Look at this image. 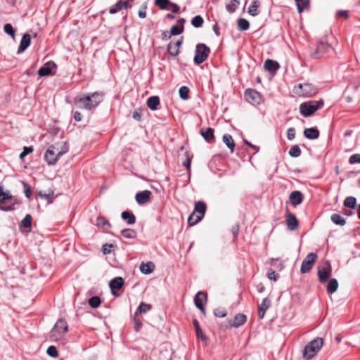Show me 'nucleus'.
<instances>
[{"label":"nucleus","mask_w":360,"mask_h":360,"mask_svg":"<svg viewBox=\"0 0 360 360\" xmlns=\"http://www.w3.org/2000/svg\"><path fill=\"white\" fill-rule=\"evenodd\" d=\"M68 151L65 143H56L49 147L44 154V160L49 165H55L58 159Z\"/></svg>","instance_id":"nucleus-2"},{"label":"nucleus","mask_w":360,"mask_h":360,"mask_svg":"<svg viewBox=\"0 0 360 360\" xmlns=\"http://www.w3.org/2000/svg\"><path fill=\"white\" fill-rule=\"evenodd\" d=\"M259 6V2L257 0H255L252 2V4L248 8V13L252 16H256L259 14L258 7Z\"/></svg>","instance_id":"nucleus-31"},{"label":"nucleus","mask_w":360,"mask_h":360,"mask_svg":"<svg viewBox=\"0 0 360 360\" xmlns=\"http://www.w3.org/2000/svg\"><path fill=\"white\" fill-rule=\"evenodd\" d=\"M32 224V217L30 214H27L25 218L21 221V226L25 228H30Z\"/></svg>","instance_id":"nucleus-47"},{"label":"nucleus","mask_w":360,"mask_h":360,"mask_svg":"<svg viewBox=\"0 0 360 360\" xmlns=\"http://www.w3.org/2000/svg\"><path fill=\"white\" fill-rule=\"evenodd\" d=\"M356 205V199L354 197H347L344 201L345 207L354 209Z\"/></svg>","instance_id":"nucleus-38"},{"label":"nucleus","mask_w":360,"mask_h":360,"mask_svg":"<svg viewBox=\"0 0 360 360\" xmlns=\"http://www.w3.org/2000/svg\"><path fill=\"white\" fill-rule=\"evenodd\" d=\"M247 317L245 314H238L235 316L233 322L231 326L235 328H238L243 325L246 321Z\"/></svg>","instance_id":"nucleus-25"},{"label":"nucleus","mask_w":360,"mask_h":360,"mask_svg":"<svg viewBox=\"0 0 360 360\" xmlns=\"http://www.w3.org/2000/svg\"><path fill=\"white\" fill-rule=\"evenodd\" d=\"M151 193L148 190L139 192L136 195V200L139 204H144L149 201Z\"/></svg>","instance_id":"nucleus-17"},{"label":"nucleus","mask_w":360,"mask_h":360,"mask_svg":"<svg viewBox=\"0 0 360 360\" xmlns=\"http://www.w3.org/2000/svg\"><path fill=\"white\" fill-rule=\"evenodd\" d=\"M245 97L248 102L252 104L259 103L261 96L259 92L253 89H248L245 91Z\"/></svg>","instance_id":"nucleus-12"},{"label":"nucleus","mask_w":360,"mask_h":360,"mask_svg":"<svg viewBox=\"0 0 360 360\" xmlns=\"http://www.w3.org/2000/svg\"><path fill=\"white\" fill-rule=\"evenodd\" d=\"M129 7H131V6L128 1L120 0L110 8L109 13L110 14H115L122 9H127Z\"/></svg>","instance_id":"nucleus-14"},{"label":"nucleus","mask_w":360,"mask_h":360,"mask_svg":"<svg viewBox=\"0 0 360 360\" xmlns=\"http://www.w3.org/2000/svg\"><path fill=\"white\" fill-rule=\"evenodd\" d=\"M183 165L188 169H190L191 167V159L188 157V155L186 153V160L183 162Z\"/></svg>","instance_id":"nucleus-62"},{"label":"nucleus","mask_w":360,"mask_h":360,"mask_svg":"<svg viewBox=\"0 0 360 360\" xmlns=\"http://www.w3.org/2000/svg\"><path fill=\"white\" fill-rule=\"evenodd\" d=\"M46 353L49 356L51 357H57L58 354L57 349L55 346H49L46 350Z\"/></svg>","instance_id":"nucleus-52"},{"label":"nucleus","mask_w":360,"mask_h":360,"mask_svg":"<svg viewBox=\"0 0 360 360\" xmlns=\"http://www.w3.org/2000/svg\"><path fill=\"white\" fill-rule=\"evenodd\" d=\"M134 329L136 331H139L142 327V323L141 321L134 319Z\"/></svg>","instance_id":"nucleus-61"},{"label":"nucleus","mask_w":360,"mask_h":360,"mask_svg":"<svg viewBox=\"0 0 360 360\" xmlns=\"http://www.w3.org/2000/svg\"><path fill=\"white\" fill-rule=\"evenodd\" d=\"M323 344L321 338H316L310 341L304 348L302 351V356L305 359H311L314 358L319 351L321 349Z\"/></svg>","instance_id":"nucleus-4"},{"label":"nucleus","mask_w":360,"mask_h":360,"mask_svg":"<svg viewBox=\"0 0 360 360\" xmlns=\"http://www.w3.org/2000/svg\"><path fill=\"white\" fill-rule=\"evenodd\" d=\"M168 8H170L169 10L174 13H177L179 11V6L174 3H171L170 5L168 6Z\"/></svg>","instance_id":"nucleus-58"},{"label":"nucleus","mask_w":360,"mask_h":360,"mask_svg":"<svg viewBox=\"0 0 360 360\" xmlns=\"http://www.w3.org/2000/svg\"><path fill=\"white\" fill-rule=\"evenodd\" d=\"M102 101L103 94L96 91L77 95L74 99V104L77 108L90 110L97 107Z\"/></svg>","instance_id":"nucleus-1"},{"label":"nucleus","mask_w":360,"mask_h":360,"mask_svg":"<svg viewBox=\"0 0 360 360\" xmlns=\"http://www.w3.org/2000/svg\"><path fill=\"white\" fill-rule=\"evenodd\" d=\"M295 136V130L293 127H290L287 131V138L288 140H293Z\"/></svg>","instance_id":"nucleus-56"},{"label":"nucleus","mask_w":360,"mask_h":360,"mask_svg":"<svg viewBox=\"0 0 360 360\" xmlns=\"http://www.w3.org/2000/svg\"><path fill=\"white\" fill-rule=\"evenodd\" d=\"M316 259L317 255L316 253H309L302 262L300 271L302 274L308 273L311 269Z\"/></svg>","instance_id":"nucleus-9"},{"label":"nucleus","mask_w":360,"mask_h":360,"mask_svg":"<svg viewBox=\"0 0 360 360\" xmlns=\"http://www.w3.org/2000/svg\"><path fill=\"white\" fill-rule=\"evenodd\" d=\"M223 142L230 149L231 152L233 153L235 148V143L232 136L229 134H224L222 137Z\"/></svg>","instance_id":"nucleus-28"},{"label":"nucleus","mask_w":360,"mask_h":360,"mask_svg":"<svg viewBox=\"0 0 360 360\" xmlns=\"http://www.w3.org/2000/svg\"><path fill=\"white\" fill-rule=\"evenodd\" d=\"M250 23L245 18H239L238 20V27L240 30L245 31L249 28Z\"/></svg>","instance_id":"nucleus-40"},{"label":"nucleus","mask_w":360,"mask_h":360,"mask_svg":"<svg viewBox=\"0 0 360 360\" xmlns=\"http://www.w3.org/2000/svg\"><path fill=\"white\" fill-rule=\"evenodd\" d=\"M12 198V195L8 191H4L0 186V203H4Z\"/></svg>","instance_id":"nucleus-34"},{"label":"nucleus","mask_w":360,"mask_h":360,"mask_svg":"<svg viewBox=\"0 0 360 360\" xmlns=\"http://www.w3.org/2000/svg\"><path fill=\"white\" fill-rule=\"evenodd\" d=\"M183 31H184V27H180V26H177V25H173L171 27L170 33H171L172 35L176 36V35H179L181 33H182Z\"/></svg>","instance_id":"nucleus-51"},{"label":"nucleus","mask_w":360,"mask_h":360,"mask_svg":"<svg viewBox=\"0 0 360 360\" xmlns=\"http://www.w3.org/2000/svg\"><path fill=\"white\" fill-rule=\"evenodd\" d=\"M288 153H289V155L292 158H297L301 154V150L297 145H295L290 148Z\"/></svg>","instance_id":"nucleus-41"},{"label":"nucleus","mask_w":360,"mask_h":360,"mask_svg":"<svg viewBox=\"0 0 360 360\" xmlns=\"http://www.w3.org/2000/svg\"><path fill=\"white\" fill-rule=\"evenodd\" d=\"M264 68L270 72H275L279 68V64L276 61L268 59L265 61Z\"/></svg>","instance_id":"nucleus-26"},{"label":"nucleus","mask_w":360,"mask_h":360,"mask_svg":"<svg viewBox=\"0 0 360 360\" xmlns=\"http://www.w3.org/2000/svg\"><path fill=\"white\" fill-rule=\"evenodd\" d=\"M122 218L127 221V223L129 225L134 224L136 221V217L134 214L128 211H124L121 214Z\"/></svg>","instance_id":"nucleus-29"},{"label":"nucleus","mask_w":360,"mask_h":360,"mask_svg":"<svg viewBox=\"0 0 360 360\" xmlns=\"http://www.w3.org/2000/svg\"><path fill=\"white\" fill-rule=\"evenodd\" d=\"M68 330L67 322L62 319H58L50 332V339L53 342L65 343V335Z\"/></svg>","instance_id":"nucleus-3"},{"label":"nucleus","mask_w":360,"mask_h":360,"mask_svg":"<svg viewBox=\"0 0 360 360\" xmlns=\"http://www.w3.org/2000/svg\"><path fill=\"white\" fill-rule=\"evenodd\" d=\"M32 151H33L32 147L25 146L23 148V151L20 154L19 157L20 159H22L26 155H27L29 153H32Z\"/></svg>","instance_id":"nucleus-54"},{"label":"nucleus","mask_w":360,"mask_h":360,"mask_svg":"<svg viewBox=\"0 0 360 360\" xmlns=\"http://www.w3.org/2000/svg\"><path fill=\"white\" fill-rule=\"evenodd\" d=\"M124 285V279L122 277H116L111 280L109 283L110 288L112 290V294L116 295L114 290L120 289Z\"/></svg>","instance_id":"nucleus-18"},{"label":"nucleus","mask_w":360,"mask_h":360,"mask_svg":"<svg viewBox=\"0 0 360 360\" xmlns=\"http://www.w3.org/2000/svg\"><path fill=\"white\" fill-rule=\"evenodd\" d=\"M89 304L92 308H97L101 304V299L98 296H94L89 300Z\"/></svg>","instance_id":"nucleus-44"},{"label":"nucleus","mask_w":360,"mask_h":360,"mask_svg":"<svg viewBox=\"0 0 360 360\" xmlns=\"http://www.w3.org/2000/svg\"><path fill=\"white\" fill-rule=\"evenodd\" d=\"M193 322V325H194V327H195V329L197 337L199 339H200L201 340L205 341L207 340V338L204 335V333H202V330H201V328L200 327V325H199L198 321L194 319Z\"/></svg>","instance_id":"nucleus-35"},{"label":"nucleus","mask_w":360,"mask_h":360,"mask_svg":"<svg viewBox=\"0 0 360 360\" xmlns=\"http://www.w3.org/2000/svg\"><path fill=\"white\" fill-rule=\"evenodd\" d=\"M323 105V101H309L304 102L300 105V112L304 117H309L315 111L321 109Z\"/></svg>","instance_id":"nucleus-5"},{"label":"nucleus","mask_w":360,"mask_h":360,"mask_svg":"<svg viewBox=\"0 0 360 360\" xmlns=\"http://www.w3.org/2000/svg\"><path fill=\"white\" fill-rule=\"evenodd\" d=\"M38 195L40 198L46 199V200H49V202H51L53 199V191H49L48 193H44L42 191H39L38 193Z\"/></svg>","instance_id":"nucleus-49"},{"label":"nucleus","mask_w":360,"mask_h":360,"mask_svg":"<svg viewBox=\"0 0 360 360\" xmlns=\"http://www.w3.org/2000/svg\"><path fill=\"white\" fill-rule=\"evenodd\" d=\"M286 224L288 226V228L290 231H295L297 230L298 228V221L296 219L295 216L293 214H289L286 217Z\"/></svg>","instance_id":"nucleus-20"},{"label":"nucleus","mask_w":360,"mask_h":360,"mask_svg":"<svg viewBox=\"0 0 360 360\" xmlns=\"http://www.w3.org/2000/svg\"><path fill=\"white\" fill-rule=\"evenodd\" d=\"M210 49L204 44H198L195 47V53L194 56V63L196 65L202 63L208 57Z\"/></svg>","instance_id":"nucleus-8"},{"label":"nucleus","mask_w":360,"mask_h":360,"mask_svg":"<svg viewBox=\"0 0 360 360\" xmlns=\"http://www.w3.org/2000/svg\"><path fill=\"white\" fill-rule=\"evenodd\" d=\"M151 308L152 307L150 304L141 302L135 312V316H136L138 314L146 313L147 311H150Z\"/></svg>","instance_id":"nucleus-36"},{"label":"nucleus","mask_w":360,"mask_h":360,"mask_svg":"<svg viewBox=\"0 0 360 360\" xmlns=\"http://www.w3.org/2000/svg\"><path fill=\"white\" fill-rule=\"evenodd\" d=\"M271 305V301L268 298L263 299L262 303L258 307V316L259 319H263L266 311Z\"/></svg>","instance_id":"nucleus-19"},{"label":"nucleus","mask_w":360,"mask_h":360,"mask_svg":"<svg viewBox=\"0 0 360 360\" xmlns=\"http://www.w3.org/2000/svg\"><path fill=\"white\" fill-rule=\"evenodd\" d=\"M31 37L29 34H24L20 41V46L18 49V53L24 51L30 44Z\"/></svg>","instance_id":"nucleus-21"},{"label":"nucleus","mask_w":360,"mask_h":360,"mask_svg":"<svg viewBox=\"0 0 360 360\" xmlns=\"http://www.w3.org/2000/svg\"><path fill=\"white\" fill-rule=\"evenodd\" d=\"M204 22V20L200 15H195L191 20V24L194 27H200Z\"/></svg>","instance_id":"nucleus-39"},{"label":"nucleus","mask_w":360,"mask_h":360,"mask_svg":"<svg viewBox=\"0 0 360 360\" xmlns=\"http://www.w3.org/2000/svg\"><path fill=\"white\" fill-rule=\"evenodd\" d=\"M188 92L189 89L187 86H183L180 87L179 90V94L180 98L184 100H187L188 98Z\"/></svg>","instance_id":"nucleus-43"},{"label":"nucleus","mask_w":360,"mask_h":360,"mask_svg":"<svg viewBox=\"0 0 360 360\" xmlns=\"http://www.w3.org/2000/svg\"><path fill=\"white\" fill-rule=\"evenodd\" d=\"M23 185H24V188H25V196L27 198H30V195L32 194V192H31V190H30V188L29 187V186L25 184V183H23Z\"/></svg>","instance_id":"nucleus-60"},{"label":"nucleus","mask_w":360,"mask_h":360,"mask_svg":"<svg viewBox=\"0 0 360 360\" xmlns=\"http://www.w3.org/2000/svg\"><path fill=\"white\" fill-rule=\"evenodd\" d=\"M56 68V65L54 62L49 61L45 63L41 68L38 70V75L40 77L49 76L52 75L54 73L53 72V70Z\"/></svg>","instance_id":"nucleus-11"},{"label":"nucleus","mask_w":360,"mask_h":360,"mask_svg":"<svg viewBox=\"0 0 360 360\" xmlns=\"http://www.w3.org/2000/svg\"><path fill=\"white\" fill-rule=\"evenodd\" d=\"M112 245H108V244H105L103 246V252L104 254H108L111 251V248H112Z\"/></svg>","instance_id":"nucleus-63"},{"label":"nucleus","mask_w":360,"mask_h":360,"mask_svg":"<svg viewBox=\"0 0 360 360\" xmlns=\"http://www.w3.org/2000/svg\"><path fill=\"white\" fill-rule=\"evenodd\" d=\"M329 48V46L324 43V42H320L316 47V49L311 54V56L314 58H319L321 56H323Z\"/></svg>","instance_id":"nucleus-15"},{"label":"nucleus","mask_w":360,"mask_h":360,"mask_svg":"<svg viewBox=\"0 0 360 360\" xmlns=\"http://www.w3.org/2000/svg\"><path fill=\"white\" fill-rule=\"evenodd\" d=\"M338 288V282L337 279L332 278L329 281L327 285V292L330 294L334 293Z\"/></svg>","instance_id":"nucleus-30"},{"label":"nucleus","mask_w":360,"mask_h":360,"mask_svg":"<svg viewBox=\"0 0 360 360\" xmlns=\"http://www.w3.org/2000/svg\"><path fill=\"white\" fill-rule=\"evenodd\" d=\"M122 236L125 238L133 239L136 237V232L131 229H124L121 231Z\"/></svg>","instance_id":"nucleus-37"},{"label":"nucleus","mask_w":360,"mask_h":360,"mask_svg":"<svg viewBox=\"0 0 360 360\" xmlns=\"http://www.w3.org/2000/svg\"><path fill=\"white\" fill-rule=\"evenodd\" d=\"M207 300V295L203 292H198L195 296L194 302L195 307L205 314L204 302Z\"/></svg>","instance_id":"nucleus-13"},{"label":"nucleus","mask_w":360,"mask_h":360,"mask_svg":"<svg viewBox=\"0 0 360 360\" xmlns=\"http://www.w3.org/2000/svg\"><path fill=\"white\" fill-rule=\"evenodd\" d=\"M337 15L338 17H345V18H347L348 17L347 11L342 10L338 11Z\"/></svg>","instance_id":"nucleus-64"},{"label":"nucleus","mask_w":360,"mask_h":360,"mask_svg":"<svg viewBox=\"0 0 360 360\" xmlns=\"http://www.w3.org/2000/svg\"><path fill=\"white\" fill-rule=\"evenodd\" d=\"M267 277L269 280H272L274 281H277V274L276 273L275 271L274 270H270L268 274H267Z\"/></svg>","instance_id":"nucleus-57"},{"label":"nucleus","mask_w":360,"mask_h":360,"mask_svg":"<svg viewBox=\"0 0 360 360\" xmlns=\"http://www.w3.org/2000/svg\"><path fill=\"white\" fill-rule=\"evenodd\" d=\"M304 135L307 139H316L319 136V131L316 128H307L304 130Z\"/></svg>","instance_id":"nucleus-24"},{"label":"nucleus","mask_w":360,"mask_h":360,"mask_svg":"<svg viewBox=\"0 0 360 360\" xmlns=\"http://www.w3.org/2000/svg\"><path fill=\"white\" fill-rule=\"evenodd\" d=\"M160 105V98L157 96H150L148 98L147 105L151 110H155Z\"/></svg>","instance_id":"nucleus-27"},{"label":"nucleus","mask_w":360,"mask_h":360,"mask_svg":"<svg viewBox=\"0 0 360 360\" xmlns=\"http://www.w3.org/2000/svg\"><path fill=\"white\" fill-rule=\"evenodd\" d=\"M96 225L104 230H107L110 227V224L103 217H98L96 219Z\"/></svg>","instance_id":"nucleus-33"},{"label":"nucleus","mask_w":360,"mask_h":360,"mask_svg":"<svg viewBox=\"0 0 360 360\" xmlns=\"http://www.w3.org/2000/svg\"><path fill=\"white\" fill-rule=\"evenodd\" d=\"M290 202L293 206H297L302 202L303 195L299 191H292L289 196Z\"/></svg>","instance_id":"nucleus-16"},{"label":"nucleus","mask_w":360,"mask_h":360,"mask_svg":"<svg viewBox=\"0 0 360 360\" xmlns=\"http://www.w3.org/2000/svg\"><path fill=\"white\" fill-rule=\"evenodd\" d=\"M205 204L201 201L195 202L194 211L188 218V224L189 226H194L198 223L204 217L205 213Z\"/></svg>","instance_id":"nucleus-6"},{"label":"nucleus","mask_w":360,"mask_h":360,"mask_svg":"<svg viewBox=\"0 0 360 360\" xmlns=\"http://www.w3.org/2000/svg\"><path fill=\"white\" fill-rule=\"evenodd\" d=\"M146 6H143L141 7V8L138 12V15H139V18H146Z\"/></svg>","instance_id":"nucleus-59"},{"label":"nucleus","mask_w":360,"mask_h":360,"mask_svg":"<svg viewBox=\"0 0 360 360\" xmlns=\"http://www.w3.org/2000/svg\"><path fill=\"white\" fill-rule=\"evenodd\" d=\"M293 92L298 96L311 97L316 94L317 90L311 84L305 83L295 86Z\"/></svg>","instance_id":"nucleus-7"},{"label":"nucleus","mask_w":360,"mask_h":360,"mask_svg":"<svg viewBox=\"0 0 360 360\" xmlns=\"http://www.w3.org/2000/svg\"><path fill=\"white\" fill-rule=\"evenodd\" d=\"M350 164L360 163V154L356 153L350 156L349 159Z\"/></svg>","instance_id":"nucleus-53"},{"label":"nucleus","mask_w":360,"mask_h":360,"mask_svg":"<svg viewBox=\"0 0 360 360\" xmlns=\"http://www.w3.org/2000/svg\"><path fill=\"white\" fill-rule=\"evenodd\" d=\"M155 269V265L152 262H148L147 263H142L140 265V271L143 274H151Z\"/></svg>","instance_id":"nucleus-23"},{"label":"nucleus","mask_w":360,"mask_h":360,"mask_svg":"<svg viewBox=\"0 0 360 360\" xmlns=\"http://www.w3.org/2000/svg\"><path fill=\"white\" fill-rule=\"evenodd\" d=\"M200 134L203 137V139L208 143H212L214 141V129L209 127L205 129H200Z\"/></svg>","instance_id":"nucleus-22"},{"label":"nucleus","mask_w":360,"mask_h":360,"mask_svg":"<svg viewBox=\"0 0 360 360\" xmlns=\"http://www.w3.org/2000/svg\"><path fill=\"white\" fill-rule=\"evenodd\" d=\"M330 220L335 224L344 226L346 224L345 219L339 214H333L330 216Z\"/></svg>","instance_id":"nucleus-32"},{"label":"nucleus","mask_w":360,"mask_h":360,"mask_svg":"<svg viewBox=\"0 0 360 360\" xmlns=\"http://www.w3.org/2000/svg\"><path fill=\"white\" fill-rule=\"evenodd\" d=\"M155 3L160 9L165 10L169 9L168 6L171 4L169 0H155Z\"/></svg>","instance_id":"nucleus-42"},{"label":"nucleus","mask_w":360,"mask_h":360,"mask_svg":"<svg viewBox=\"0 0 360 360\" xmlns=\"http://www.w3.org/2000/svg\"><path fill=\"white\" fill-rule=\"evenodd\" d=\"M309 4V0H301L297 4V11L301 13L304 8H307Z\"/></svg>","instance_id":"nucleus-50"},{"label":"nucleus","mask_w":360,"mask_h":360,"mask_svg":"<svg viewBox=\"0 0 360 360\" xmlns=\"http://www.w3.org/2000/svg\"><path fill=\"white\" fill-rule=\"evenodd\" d=\"M214 314L217 317L223 318V317H225L226 316V311L224 309H216L214 311Z\"/></svg>","instance_id":"nucleus-55"},{"label":"nucleus","mask_w":360,"mask_h":360,"mask_svg":"<svg viewBox=\"0 0 360 360\" xmlns=\"http://www.w3.org/2000/svg\"><path fill=\"white\" fill-rule=\"evenodd\" d=\"M167 51L172 56H176L179 53V51L172 42L167 45Z\"/></svg>","instance_id":"nucleus-48"},{"label":"nucleus","mask_w":360,"mask_h":360,"mask_svg":"<svg viewBox=\"0 0 360 360\" xmlns=\"http://www.w3.org/2000/svg\"><path fill=\"white\" fill-rule=\"evenodd\" d=\"M4 32L12 37H14L15 30L10 23H6L4 27Z\"/></svg>","instance_id":"nucleus-46"},{"label":"nucleus","mask_w":360,"mask_h":360,"mask_svg":"<svg viewBox=\"0 0 360 360\" xmlns=\"http://www.w3.org/2000/svg\"><path fill=\"white\" fill-rule=\"evenodd\" d=\"M238 5L239 1L238 0H231V2L226 5V10L229 13H233L236 11Z\"/></svg>","instance_id":"nucleus-45"},{"label":"nucleus","mask_w":360,"mask_h":360,"mask_svg":"<svg viewBox=\"0 0 360 360\" xmlns=\"http://www.w3.org/2000/svg\"><path fill=\"white\" fill-rule=\"evenodd\" d=\"M331 274V269L329 262H326L324 266L318 267V276L321 283L326 281Z\"/></svg>","instance_id":"nucleus-10"}]
</instances>
